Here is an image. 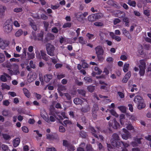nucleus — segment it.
<instances>
[{
	"instance_id": "4468645a",
	"label": "nucleus",
	"mask_w": 151,
	"mask_h": 151,
	"mask_svg": "<svg viewBox=\"0 0 151 151\" xmlns=\"http://www.w3.org/2000/svg\"><path fill=\"white\" fill-rule=\"evenodd\" d=\"M7 9L6 7L2 5H0V15H4L5 14V12Z\"/></svg>"
},
{
	"instance_id": "f704fd0d",
	"label": "nucleus",
	"mask_w": 151,
	"mask_h": 151,
	"mask_svg": "<svg viewBox=\"0 0 151 151\" xmlns=\"http://www.w3.org/2000/svg\"><path fill=\"white\" fill-rule=\"evenodd\" d=\"M118 109L123 113H125L126 112V108L124 106H120L118 107Z\"/></svg>"
},
{
	"instance_id": "4be33fe9",
	"label": "nucleus",
	"mask_w": 151,
	"mask_h": 151,
	"mask_svg": "<svg viewBox=\"0 0 151 151\" xmlns=\"http://www.w3.org/2000/svg\"><path fill=\"white\" fill-rule=\"evenodd\" d=\"M122 143H123V142H122V141L117 142L115 141L114 143V142H113L112 145L114 147L118 146L119 147H120L121 146L122 144Z\"/></svg>"
},
{
	"instance_id": "393cba45",
	"label": "nucleus",
	"mask_w": 151,
	"mask_h": 151,
	"mask_svg": "<svg viewBox=\"0 0 151 151\" xmlns=\"http://www.w3.org/2000/svg\"><path fill=\"white\" fill-rule=\"evenodd\" d=\"M127 128L128 130H132L134 132H135V129H134V127L131 124H127L126 127Z\"/></svg>"
},
{
	"instance_id": "0eeeda50",
	"label": "nucleus",
	"mask_w": 151,
	"mask_h": 151,
	"mask_svg": "<svg viewBox=\"0 0 151 151\" xmlns=\"http://www.w3.org/2000/svg\"><path fill=\"white\" fill-rule=\"evenodd\" d=\"M4 31L7 33L11 32L13 29V26L10 25L9 24H5L4 27Z\"/></svg>"
},
{
	"instance_id": "f3484780",
	"label": "nucleus",
	"mask_w": 151,
	"mask_h": 151,
	"mask_svg": "<svg viewBox=\"0 0 151 151\" xmlns=\"http://www.w3.org/2000/svg\"><path fill=\"white\" fill-rule=\"evenodd\" d=\"M146 104L144 101L137 104V108L139 110L142 109L145 107Z\"/></svg>"
},
{
	"instance_id": "338daca9",
	"label": "nucleus",
	"mask_w": 151,
	"mask_h": 151,
	"mask_svg": "<svg viewBox=\"0 0 151 151\" xmlns=\"http://www.w3.org/2000/svg\"><path fill=\"white\" fill-rule=\"evenodd\" d=\"M47 151H56V149L54 147H49L47 148Z\"/></svg>"
},
{
	"instance_id": "4d7b16f0",
	"label": "nucleus",
	"mask_w": 151,
	"mask_h": 151,
	"mask_svg": "<svg viewBox=\"0 0 151 151\" xmlns=\"http://www.w3.org/2000/svg\"><path fill=\"white\" fill-rule=\"evenodd\" d=\"M68 150L70 151H73L75 150V147L74 146L70 145L68 147Z\"/></svg>"
},
{
	"instance_id": "49530a36",
	"label": "nucleus",
	"mask_w": 151,
	"mask_h": 151,
	"mask_svg": "<svg viewBox=\"0 0 151 151\" xmlns=\"http://www.w3.org/2000/svg\"><path fill=\"white\" fill-rule=\"evenodd\" d=\"M42 118L46 122H50L49 116L47 114H46V115Z\"/></svg>"
},
{
	"instance_id": "3c124183",
	"label": "nucleus",
	"mask_w": 151,
	"mask_h": 151,
	"mask_svg": "<svg viewBox=\"0 0 151 151\" xmlns=\"http://www.w3.org/2000/svg\"><path fill=\"white\" fill-rule=\"evenodd\" d=\"M120 122L122 124H123L124 123L122 122V120L125 119V115L124 114H122L120 116Z\"/></svg>"
},
{
	"instance_id": "5fc2aeb1",
	"label": "nucleus",
	"mask_w": 151,
	"mask_h": 151,
	"mask_svg": "<svg viewBox=\"0 0 151 151\" xmlns=\"http://www.w3.org/2000/svg\"><path fill=\"white\" fill-rule=\"evenodd\" d=\"M94 70L95 71H97V72L96 73V74L98 75L101 74L102 72V71L101 70H100L99 68L97 67H95L94 68Z\"/></svg>"
},
{
	"instance_id": "6e6d98bb",
	"label": "nucleus",
	"mask_w": 151,
	"mask_h": 151,
	"mask_svg": "<svg viewBox=\"0 0 151 151\" xmlns=\"http://www.w3.org/2000/svg\"><path fill=\"white\" fill-rule=\"evenodd\" d=\"M22 130L25 133H28L29 132V130L27 127L25 126L22 127Z\"/></svg>"
},
{
	"instance_id": "2eb2a0df",
	"label": "nucleus",
	"mask_w": 151,
	"mask_h": 151,
	"mask_svg": "<svg viewBox=\"0 0 151 151\" xmlns=\"http://www.w3.org/2000/svg\"><path fill=\"white\" fill-rule=\"evenodd\" d=\"M20 139L19 138H17L14 139L13 142V146L16 147L18 146L20 142Z\"/></svg>"
},
{
	"instance_id": "ddd939ff",
	"label": "nucleus",
	"mask_w": 151,
	"mask_h": 151,
	"mask_svg": "<svg viewBox=\"0 0 151 151\" xmlns=\"http://www.w3.org/2000/svg\"><path fill=\"white\" fill-rule=\"evenodd\" d=\"M52 78V76L50 74L45 75L44 77V80L46 83L49 82Z\"/></svg>"
},
{
	"instance_id": "f03ea898",
	"label": "nucleus",
	"mask_w": 151,
	"mask_h": 151,
	"mask_svg": "<svg viewBox=\"0 0 151 151\" xmlns=\"http://www.w3.org/2000/svg\"><path fill=\"white\" fill-rule=\"evenodd\" d=\"M146 64L145 60H142L139 61V63L138 65L139 69V73L141 76H143L145 75Z\"/></svg>"
},
{
	"instance_id": "c85d7f7f",
	"label": "nucleus",
	"mask_w": 151,
	"mask_h": 151,
	"mask_svg": "<svg viewBox=\"0 0 151 151\" xmlns=\"http://www.w3.org/2000/svg\"><path fill=\"white\" fill-rule=\"evenodd\" d=\"M23 31L22 29H19L16 32L15 35L17 37H19L22 34Z\"/></svg>"
},
{
	"instance_id": "cd10ccee",
	"label": "nucleus",
	"mask_w": 151,
	"mask_h": 151,
	"mask_svg": "<svg viewBox=\"0 0 151 151\" xmlns=\"http://www.w3.org/2000/svg\"><path fill=\"white\" fill-rule=\"evenodd\" d=\"M30 24L34 30L35 31H37V28L33 21L30 22Z\"/></svg>"
},
{
	"instance_id": "4c0bfd02",
	"label": "nucleus",
	"mask_w": 151,
	"mask_h": 151,
	"mask_svg": "<svg viewBox=\"0 0 151 151\" xmlns=\"http://www.w3.org/2000/svg\"><path fill=\"white\" fill-rule=\"evenodd\" d=\"M113 138L115 140H119V137L118 134L116 133H114L112 135Z\"/></svg>"
},
{
	"instance_id": "c9c22d12",
	"label": "nucleus",
	"mask_w": 151,
	"mask_h": 151,
	"mask_svg": "<svg viewBox=\"0 0 151 151\" xmlns=\"http://www.w3.org/2000/svg\"><path fill=\"white\" fill-rule=\"evenodd\" d=\"M84 64H85V60H83L82 65H81L80 64L78 65V69L79 70H80L82 67L84 68H85V65H84Z\"/></svg>"
},
{
	"instance_id": "58836bf2",
	"label": "nucleus",
	"mask_w": 151,
	"mask_h": 151,
	"mask_svg": "<svg viewBox=\"0 0 151 151\" xmlns=\"http://www.w3.org/2000/svg\"><path fill=\"white\" fill-rule=\"evenodd\" d=\"M5 60V56L3 53H0V63H3Z\"/></svg>"
},
{
	"instance_id": "79ce46f5",
	"label": "nucleus",
	"mask_w": 151,
	"mask_h": 151,
	"mask_svg": "<svg viewBox=\"0 0 151 151\" xmlns=\"http://www.w3.org/2000/svg\"><path fill=\"white\" fill-rule=\"evenodd\" d=\"M64 95L66 97L67 100H70L71 99V96L68 93H64Z\"/></svg>"
},
{
	"instance_id": "9b49d317",
	"label": "nucleus",
	"mask_w": 151,
	"mask_h": 151,
	"mask_svg": "<svg viewBox=\"0 0 151 151\" xmlns=\"http://www.w3.org/2000/svg\"><path fill=\"white\" fill-rule=\"evenodd\" d=\"M40 54L42 59L46 62H47L48 60V58L49 57V56L47 55L45 52L43 50H41L40 51Z\"/></svg>"
},
{
	"instance_id": "e433bc0d",
	"label": "nucleus",
	"mask_w": 151,
	"mask_h": 151,
	"mask_svg": "<svg viewBox=\"0 0 151 151\" xmlns=\"http://www.w3.org/2000/svg\"><path fill=\"white\" fill-rule=\"evenodd\" d=\"M10 112L8 110L4 109L2 111V114L4 116H8Z\"/></svg>"
},
{
	"instance_id": "a19ab883",
	"label": "nucleus",
	"mask_w": 151,
	"mask_h": 151,
	"mask_svg": "<svg viewBox=\"0 0 151 151\" xmlns=\"http://www.w3.org/2000/svg\"><path fill=\"white\" fill-rule=\"evenodd\" d=\"M77 91L79 94L85 96V91L82 89H78Z\"/></svg>"
},
{
	"instance_id": "69168bd1",
	"label": "nucleus",
	"mask_w": 151,
	"mask_h": 151,
	"mask_svg": "<svg viewBox=\"0 0 151 151\" xmlns=\"http://www.w3.org/2000/svg\"><path fill=\"white\" fill-rule=\"evenodd\" d=\"M86 81L88 83H92V79L89 77H86Z\"/></svg>"
},
{
	"instance_id": "a878e982",
	"label": "nucleus",
	"mask_w": 151,
	"mask_h": 151,
	"mask_svg": "<svg viewBox=\"0 0 151 151\" xmlns=\"http://www.w3.org/2000/svg\"><path fill=\"white\" fill-rule=\"evenodd\" d=\"M1 86L3 89H6L7 90H9L10 89V86L7 85L6 83H2Z\"/></svg>"
},
{
	"instance_id": "473e14b6",
	"label": "nucleus",
	"mask_w": 151,
	"mask_h": 151,
	"mask_svg": "<svg viewBox=\"0 0 151 151\" xmlns=\"http://www.w3.org/2000/svg\"><path fill=\"white\" fill-rule=\"evenodd\" d=\"M118 15L119 18H124L125 16V13L121 11L118 12Z\"/></svg>"
},
{
	"instance_id": "a18cd8bd",
	"label": "nucleus",
	"mask_w": 151,
	"mask_h": 151,
	"mask_svg": "<svg viewBox=\"0 0 151 151\" xmlns=\"http://www.w3.org/2000/svg\"><path fill=\"white\" fill-rule=\"evenodd\" d=\"M63 123L64 124V125L65 126H66L67 124L70 125L72 124L70 120L67 119L64 121Z\"/></svg>"
},
{
	"instance_id": "5701e85b",
	"label": "nucleus",
	"mask_w": 151,
	"mask_h": 151,
	"mask_svg": "<svg viewBox=\"0 0 151 151\" xmlns=\"http://www.w3.org/2000/svg\"><path fill=\"white\" fill-rule=\"evenodd\" d=\"M43 24L45 31L47 32L48 31V27L49 25L48 22L44 21L43 22Z\"/></svg>"
},
{
	"instance_id": "423d86ee",
	"label": "nucleus",
	"mask_w": 151,
	"mask_h": 151,
	"mask_svg": "<svg viewBox=\"0 0 151 151\" xmlns=\"http://www.w3.org/2000/svg\"><path fill=\"white\" fill-rule=\"evenodd\" d=\"M123 131L124 133L122 134V137L124 139L127 140L131 137V134L128 130L125 129H123Z\"/></svg>"
},
{
	"instance_id": "c03bdc74",
	"label": "nucleus",
	"mask_w": 151,
	"mask_h": 151,
	"mask_svg": "<svg viewBox=\"0 0 151 151\" xmlns=\"http://www.w3.org/2000/svg\"><path fill=\"white\" fill-rule=\"evenodd\" d=\"M111 114L115 116L116 117H117L119 116V115L116 113V112L114 110H110Z\"/></svg>"
},
{
	"instance_id": "680f3d73",
	"label": "nucleus",
	"mask_w": 151,
	"mask_h": 151,
	"mask_svg": "<svg viewBox=\"0 0 151 151\" xmlns=\"http://www.w3.org/2000/svg\"><path fill=\"white\" fill-rule=\"evenodd\" d=\"M86 151H93V149L91 145L87 146Z\"/></svg>"
},
{
	"instance_id": "20e7f679",
	"label": "nucleus",
	"mask_w": 151,
	"mask_h": 151,
	"mask_svg": "<svg viewBox=\"0 0 151 151\" xmlns=\"http://www.w3.org/2000/svg\"><path fill=\"white\" fill-rule=\"evenodd\" d=\"M102 14L100 13L93 14L89 16L88 17V20L90 22H94L97 19H99L101 17Z\"/></svg>"
},
{
	"instance_id": "de8ad7c7",
	"label": "nucleus",
	"mask_w": 151,
	"mask_h": 151,
	"mask_svg": "<svg viewBox=\"0 0 151 151\" xmlns=\"http://www.w3.org/2000/svg\"><path fill=\"white\" fill-rule=\"evenodd\" d=\"M1 148L2 149L5 151H6L8 150L9 147L8 146L5 144H2L1 145Z\"/></svg>"
},
{
	"instance_id": "f8f14e48",
	"label": "nucleus",
	"mask_w": 151,
	"mask_h": 151,
	"mask_svg": "<svg viewBox=\"0 0 151 151\" xmlns=\"http://www.w3.org/2000/svg\"><path fill=\"white\" fill-rule=\"evenodd\" d=\"M143 101H144L143 99L139 96H136L134 98V101L137 104L140 103Z\"/></svg>"
},
{
	"instance_id": "7c9ffc66",
	"label": "nucleus",
	"mask_w": 151,
	"mask_h": 151,
	"mask_svg": "<svg viewBox=\"0 0 151 151\" xmlns=\"http://www.w3.org/2000/svg\"><path fill=\"white\" fill-rule=\"evenodd\" d=\"M127 3L130 6L133 7H135L136 6V3L134 1L128 0Z\"/></svg>"
},
{
	"instance_id": "e2e57ef3",
	"label": "nucleus",
	"mask_w": 151,
	"mask_h": 151,
	"mask_svg": "<svg viewBox=\"0 0 151 151\" xmlns=\"http://www.w3.org/2000/svg\"><path fill=\"white\" fill-rule=\"evenodd\" d=\"M13 24L17 27H19L20 26L19 23L16 20H15Z\"/></svg>"
},
{
	"instance_id": "864d4df0",
	"label": "nucleus",
	"mask_w": 151,
	"mask_h": 151,
	"mask_svg": "<svg viewBox=\"0 0 151 151\" xmlns=\"http://www.w3.org/2000/svg\"><path fill=\"white\" fill-rule=\"evenodd\" d=\"M97 56L98 60L100 61H102L103 60V58L102 55H103L96 54Z\"/></svg>"
},
{
	"instance_id": "052dcab7",
	"label": "nucleus",
	"mask_w": 151,
	"mask_h": 151,
	"mask_svg": "<svg viewBox=\"0 0 151 151\" xmlns=\"http://www.w3.org/2000/svg\"><path fill=\"white\" fill-rule=\"evenodd\" d=\"M41 18L43 20L47 19H48V17L44 14H42L40 15Z\"/></svg>"
},
{
	"instance_id": "2f4dec72",
	"label": "nucleus",
	"mask_w": 151,
	"mask_h": 151,
	"mask_svg": "<svg viewBox=\"0 0 151 151\" xmlns=\"http://www.w3.org/2000/svg\"><path fill=\"white\" fill-rule=\"evenodd\" d=\"M2 136L4 139L6 140H9L11 138L10 136L7 134H3Z\"/></svg>"
},
{
	"instance_id": "a211bd4d",
	"label": "nucleus",
	"mask_w": 151,
	"mask_h": 151,
	"mask_svg": "<svg viewBox=\"0 0 151 151\" xmlns=\"http://www.w3.org/2000/svg\"><path fill=\"white\" fill-rule=\"evenodd\" d=\"M73 102L76 105L81 104L83 103V100L78 98L74 99L73 100Z\"/></svg>"
},
{
	"instance_id": "6ab92c4d",
	"label": "nucleus",
	"mask_w": 151,
	"mask_h": 151,
	"mask_svg": "<svg viewBox=\"0 0 151 151\" xmlns=\"http://www.w3.org/2000/svg\"><path fill=\"white\" fill-rule=\"evenodd\" d=\"M123 33L129 39L131 37L130 34L129 32L127 31L125 28H123L122 29Z\"/></svg>"
},
{
	"instance_id": "ea45409f",
	"label": "nucleus",
	"mask_w": 151,
	"mask_h": 151,
	"mask_svg": "<svg viewBox=\"0 0 151 151\" xmlns=\"http://www.w3.org/2000/svg\"><path fill=\"white\" fill-rule=\"evenodd\" d=\"M123 22H125V25L126 26L129 27V19L127 17H125L123 18Z\"/></svg>"
},
{
	"instance_id": "6e6552de",
	"label": "nucleus",
	"mask_w": 151,
	"mask_h": 151,
	"mask_svg": "<svg viewBox=\"0 0 151 151\" xmlns=\"http://www.w3.org/2000/svg\"><path fill=\"white\" fill-rule=\"evenodd\" d=\"M3 75L1 76L0 79L1 81L3 82H5L7 81V79L6 78L7 77L8 79H11V78L8 74L5 73H3Z\"/></svg>"
},
{
	"instance_id": "412c9836",
	"label": "nucleus",
	"mask_w": 151,
	"mask_h": 151,
	"mask_svg": "<svg viewBox=\"0 0 151 151\" xmlns=\"http://www.w3.org/2000/svg\"><path fill=\"white\" fill-rule=\"evenodd\" d=\"M24 94L27 97L29 98L30 97V94L28 89L25 88L23 89Z\"/></svg>"
},
{
	"instance_id": "603ef678",
	"label": "nucleus",
	"mask_w": 151,
	"mask_h": 151,
	"mask_svg": "<svg viewBox=\"0 0 151 151\" xmlns=\"http://www.w3.org/2000/svg\"><path fill=\"white\" fill-rule=\"evenodd\" d=\"M3 105L6 106H8L10 104V102L8 100H6L3 101Z\"/></svg>"
},
{
	"instance_id": "13d9d810",
	"label": "nucleus",
	"mask_w": 151,
	"mask_h": 151,
	"mask_svg": "<svg viewBox=\"0 0 151 151\" xmlns=\"http://www.w3.org/2000/svg\"><path fill=\"white\" fill-rule=\"evenodd\" d=\"M141 139H142V138H138L136 137L134 138V140L136 142H137V143L139 144H141Z\"/></svg>"
},
{
	"instance_id": "72a5a7b5",
	"label": "nucleus",
	"mask_w": 151,
	"mask_h": 151,
	"mask_svg": "<svg viewBox=\"0 0 151 151\" xmlns=\"http://www.w3.org/2000/svg\"><path fill=\"white\" fill-rule=\"evenodd\" d=\"M129 66V64L127 63H125L124 65L123 68V71L125 72H126L128 71Z\"/></svg>"
},
{
	"instance_id": "09e8293b",
	"label": "nucleus",
	"mask_w": 151,
	"mask_h": 151,
	"mask_svg": "<svg viewBox=\"0 0 151 151\" xmlns=\"http://www.w3.org/2000/svg\"><path fill=\"white\" fill-rule=\"evenodd\" d=\"M14 11L15 12L18 13L22 12V8L17 7L14 9Z\"/></svg>"
},
{
	"instance_id": "774afa93",
	"label": "nucleus",
	"mask_w": 151,
	"mask_h": 151,
	"mask_svg": "<svg viewBox=\"0 0 151 151\" xmlns=\"http://www.w3.org/2000/svg\"><path fill=\"white\" fill-rule=\"evenodd\" d=\"M52 31L54 33H57L58 32V30L56 27H54L52 29Z\"/></svg>"
},
{
	"instance_id": "37998d69",
	"label": "nucleus",
	"mask_w": 151,
	"mask_h": 151,
	"mask_svg": "<svg viewBox=\"0 0 151 151\" xmlns=\"http://www.w3.org/2000/svg\"><path fill=\"white\" fill-rule=\"evenodd\" d=\"M71 26V24L70 22H66L63 25V28H66V27H70Z\"/></svg>"
},
{
	"instance_id": "dca6fc26",
	"label": "nucleus",
	"mask_w": 151,
	"mask_h": 151,
	"mask_svg": "<svg viewBox=\"0 0 151 151\" xmlns=\"http://www.w3.org/2000/svg\"><path fill=\"white\" fill-rule=\"evenodd\" d=\"M113 121V128L115 129H116L120 127V125L119 123L117 122L115 118H114Z\"/></svg>"
},
{
	"instance_id": "1a4fd4ad",
	"label": "nucleus",
	"mask_w": 151,
	"mask_h": 151,
	"mask_svg": "<svg viewBox=\"0 0 151 151\" xmlns=\"http://www.w3.org/2000/svg\"><path fill=\"white\" fill-rule=\"evenodd\" d=\"M96 54L103 55L104 50L102 47L100 45L96 47L95 48Z\"/></svg>"
},
{
	"instance_id": "bf43d9fd",
	"label": "nucleus",
	"mask_w": 151,
	"mask_h": 151,
	"mask_svg": "<svg viewBox=\"0 0 151 151\" xmlns=\"http://www.w3.org/2000/svg\"><path fill=\"white\" fill-rule=\"evenodd\" d=\"M65 129L64 127L62 126H60L59 127V131L61 132H65Z\"/></svg>"
},
{
	"instance_id": "8fccbe9b",
	"label": "nucleus",
	"mask_w": 151,
	"mask_h": 151,
	"mask_svg": "<svg viewBox=\"0 0 151 151\" xmlns=\"http://www.w3.org/2000/svg\"><path fill=\"white\" fill-rule=\"evenodd\" d=\"M70 145L69 142L67 140H63V145L64 146L68 147Z\"/></svg>"
},
{
	"instance_id": "39448f33",
	"label": "nucleus",
	"mask_w": 151,
	"mask_h": 151,
	"mask_svg": "<svg viewBox=\"0 0 151 151\" xmlns=\"http://www.w3.org/2000/svg\"><path fill=\"white\" fill-rule=\"evenodd\" d=\"M75 16L78 21L81 22L85 18V12L82 13L79 12L75 14Z\"/></svg>"
},
{
	"instance_id": "f257e3e1",
	"label": "nucleus",
	"mask_w": 151,
	"mask_h": 151,
	"mask_svg": "<svg viewBox=\"0 0 151 151\" xmlns=\"http://www.w3.org/2000/svg\"><path fill=\"white\" fill-rule=\"evenodd\" d=\"M32 36L31 37V38L35 41H43L44 37V32L41 31L40 33L36 35V32L32 31Z\"/></svg>"
},
{
	"instance_id": "9d476101",
	"label": "nucleus",
	"mask_w": 151,
	"mask_h": 151,
	"mask_svg": "<svg viewBox=\"0 0 151 151\" xmlns=\"http://www.w3.org/2000/svg\"><path fill=\"white\" fill-rule=\"evenodd\" d=\"M46 137L47 139L50 140H53L57 138L58 135L55 133L54 134H46Z\"/></svg>"
},
{
	"instance_id": "c756f323",
	"label": "nucleus",
	"mask_w": 151,
	"mask_h": 151,
	"mask_svg": "<svg viewBox=\"0 0 151 151\" xmlns=\"http://www.w3.org/2000/svg\"><path fill=\"white\" fill-rule=\"evenodd\" d=\"M87 89L89 92L91 93H92L95 90V86L90 85L87 87Z\"/></svg>"
},
{
	"instance_id": "b1692460",
	"label": "nucleus",
	"mask_w": 151,
	"mask_h": 151,
	"mask_svg": "<svg viewBox=\"0 0 151 151\" xmlns=\"http://www.w3.org/2000/svg\"><path fill=\"white\" fill-rule=\"evenodd\" d=\"M28 58L29 60L33 59L35 56V54L34 53H29L27 52V53Z\"/></svg>"
},
{
	"instance_id": "bb28decb",
	"label": "nucleus",
	"mask_w": 151,
	"mask_h": 151,
	"mask_svg": "<svg viewBox=\"0 0 151 151\" xmlns=\"http://www.w3.org/2000/svg\"><path fill=\"white\" fill-rule=\"evenodd\" d=\"M99 110L98 106L96 104H94L92 109V112H97Z\"/></svg>"
},
{
	"instance_id": "aec40b11",
	"label": "nucleus",
	"mask_w": 151,
	"mask_h": 151,
	"mask_svg": "<svg viewBox=\"0 0 151 151\" xmlns=\"http://www.w3.org/2000/svg\"><path fill=\"white\" fill-rule=\"evenodd\" d=\"M6 46L7 45L4 41L0 38V48L2 49H4Z\"/></svg>"
},
{
	"instance_id": "7ed1b4c3",
	"label": "nucleus",
	"mask_w": 151,
	"mask_h": 151,
	"mask_svg": "<svg viewBox=\"0 0 151 151\" xmlns=\"http://www.w3.org/2000/svg\"><path fill=\"white\" fill-rule=\"evenodd\" d=\"M46 47L47 54L50 56H54V46L50 43H48L46 45Z\"/></svg>"
},
{
	"instance_id": "0e129e2a",
	"label": "nucleus",
	"mask_w": 151,
	"mask_h": 151,
	"mask_svg": "<svg viewBox=\"0 0 151 151\" xmlns=\"http://www.w3.org/2000/svg\"><path fill=\"white\" fill-rule=\"evenodd\" d=\"M29 64L31 68L33 69L35 68V64H33V61H32L31 60Z\"/></svg>"
}]
</instances>
